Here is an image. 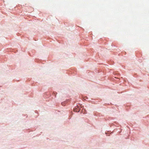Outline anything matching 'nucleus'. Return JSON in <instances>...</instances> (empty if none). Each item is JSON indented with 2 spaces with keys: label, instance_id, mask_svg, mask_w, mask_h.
Instances as JSON below:
<instances>
[{
  "label": "nucleus",
  "instance_id": "1",
  "mask_svg": "<svg viewBox=\"0 0 149 149\" xmlns=\"http://www.w3.org/2000/svg\"><path fill=\"white\" fill-rule=\"evenodd\" d=\"M78 110H77V109H74V111H75V112H79V109H78Z\"/></svg>",
  "mask_w": 149,
  "mask_h": 149
}]
</instances>
